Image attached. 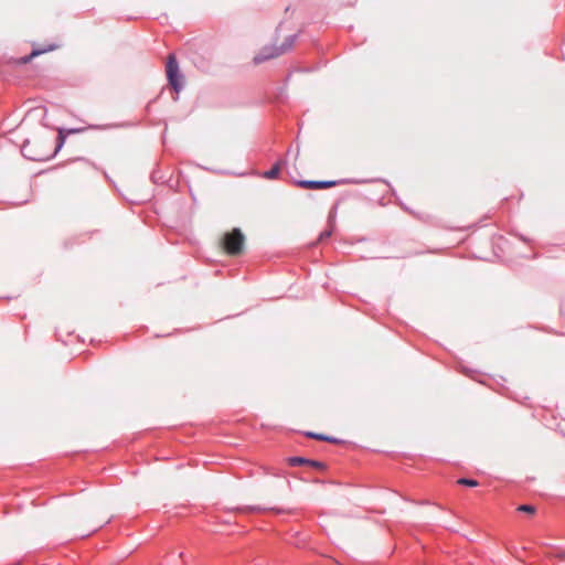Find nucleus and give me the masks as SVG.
<instances>
[{"label":"nucleus","mask_w":565,"mask_h":565,"mask_svg":"<svg viewBox=\"0 0 565 565\" xmlns=\"http://www.w3.org/2000/svg\"><path fill=\"white\" fill-rule=\"evenodd\" d=\"M84 129H58L55 149L51 152V138L44 135H36L33 139H25L21 146V154L31 161H47L56 156L65 143L66 136L76 134Z\"/></svg>","instance_id":"nucleus-1"},{"label":"nucleus","mask_w":565,"mask_h":565,"mask_svg":"<svg viewBox=\"0 0 565 565\" xmlns=\"http://www.w3.org/2000/svg\"><path fill=\"white\" fill-rule=\"evenodd\" d=\"M298 36H299L298 33L288 35L285 39V41L281 43L280 46H276V45L263 46L259 50V52L253 57L254 64H256V65L262 64L268 60L278 57V56L291 51Z\"/></svg>","instance_id":"nucleus-2"},{"label":"nucleus","mask_w":565,"mask_h":565,"mask_svg":"<svg viewBox=\"0 0 565 565\" xmlns=\"http://www.w3.org/2000/svg\"><path fill=\"white\" fill-rule=\"evenodd\" d=\"M166 73L169 85L178 95L183 88V75L180 73L179 63L174 54L168 55Z\"/></svg>","instance_id":"nucleus-3"},{"label":"nucleus","mask_w":565,"mask_h":565,"mask_svg":"<svg viewBox=\"0 0 565 565\" xmlns=\"http://www.w3.org/2000/svg\"><path fill=\"white\" fill-rule=\"evenodd\" d=\"M244 234L239 228H233L223 237V247L230 255H238L244 247Z\"/></svg>","instance_id":"nucleus-4"},{"label":"nucleus","mask_w":565,"mask_h":565,"mask_svg":"<svg viewBox=\"0 0 565 565\" xmlns=\"http://www.w3.org/2000/svg\"><path fill=\"white\" fill-rule=\"evenodd\" d=\"M364 181H350V180H323V181H316V180H300L297 182L298 186L302 189H313V190H320V189H329L332 186H335L338 184H345V183H363Z\"/></svg>","instance_id":"nucleus-5"},{"label":"nucleus","mask_w":565,"mask_h":565,"mask_svg":"<svg viewBox=\"0 0 565 565\" xmlns=\"http://www.w3.org/2000/svg\"><path fill=\"white\" fill-rule=\"evenodd\" d=\"M285 164V161L282 160H278L273 167L271 169L265 171L263 173V177L265 179H269V180H273V179H277L279 173H280V170H281V166Z\"/></svg>","instance_id":"nucleus-6"},{"label":"nucleus","mask_w":565,"mask_h":565,"mask_svg":"<svg viewBox=\"0 0 565 565\" xmlns=\"http://www.w3.org/2000/svg\"><path fill=\"white\" fill-rule=\"evenodd\" d=\"M308 462H309L308 458L300 457V456H295V457L288 458V463L291 467H298V466H303V465L308 466Z\"/></svg>","instance_id":"nucleus-7"},{"label":"nucleus","mask_w":565,"mask_h":565,"mask_svg":"<svg viewBox=\"0 0 565 565\" xmlns=\"http://www.w3.org/2000/svg\"><path fill=\"white\" fill-rule=\"evenodd\" d=\"M457 483L460 486L471 487V488L477 487L479 484V482L476 479H471V478H459L457 480Z\"/></svg>","instance_id":"nucleus-8"},{"label":"nucleus","mask_w":565,"mask_h":565,"mask_svg":"<svg viewBox=\"0 0 565 565\" xmlns=\"http://www.w3.org/2000/svg\"><path fill=\"white\" fill-rule=\"evenodd\" d=\"M518 511L520 512H524V513H529V514H534L535 511H536V508L532 504H521L516 509Z\"/></svg>","instance_id":"nucleus-9"},{"label":"nucleus","mask_w":565,"mask_h":565,"mask_svg":"<svg viewBox=\"0 0 565 565\" xmlns=\"http://www.w3.org/2000/svg\"><path fill=\"white\" fill-rule=\"evenodd\" d=\"M308 466L315 468V469H318V470H326L327 469V465L322 461H319V460H315V459H309V462H308Z\"/></svg>","instance_id":"nucleus-10"},{"label":"nucleus","mask_w":565,"mask_h":565,"mask_svg":"<svg viewBox=\"0 0 565 565\" xmlns=\"http://www.w3.org/2000/svg\"><path fill=\"white\" fill-rule=\"evenodd\" d=\"M305 436L308 437V438H312V439L324 441V436L326 435L324 434H319V433H313V431H306Z\"/></svg>","instance_id":"nucleus-11"},{"label":"nucleus","mask_w":565,"mask_h":565,"mask_svg":"<svg viewBox=\"0 0 565 565\" xmlns=\"http://www.w3.org/2000/svg\"><path fill=\"white\" fill-rule=\"evenodd\" d=\"M45 51H46V50H43V51H40V50H33V51H32V53H31L30 55H28V56L23 57V58H22V61H23V63H28V62H30V61H31V58H32L33 56H36V55H39V54H41V53H43V52H45Z\"/></svg>","instance_id":"nucleus-12"},{"label":"nucleus","mask_w":565,"mask_h":565,"mask_svg":"<svg viewBox=\"0 0 565 565\" xmlns=\"http://www.w3.org/2000/svg\"><path fill=\"white\" fill-rule=\"evenodd\" d=\"M331 234V230H324L323 232L320 233L318 241L323 242L324 239L329 238Z\"/></svg>","instance_id":"nucleus-13"},{"label":"nucleus","mask_w":565,"mask_h":565,"mask_svg":"<svg viewBox=\"0 0 565 565\" xmlns=\"http://www.w3.org/2000/svg\"><path fill=\"white\" fill-rule=\"evenodd\" d=\"M324 441L331 443V444H341L342 443L341 439L335 438L333 436H328V435L324 436Z\"/></svg>","instance_id":"nucleus-14"},{"label":"nucleus","mask_w":565,"mask_h":565,"mask_svg":"<svg viewBox=\"0 0 565 565\" xmlns=\"http://www.w3.org/2000/svg\"><path fill=\"white\" fill-rule=\"evenodd\" d=\"M88 128H89V129H99V128H102V127H100V126H94V125H90Z\"/></svg>","instance_id":"nucleus-15"},{"label":"nucleus","mask_w":565,"mask_h":565,"mask_svg":"<svg viewBox=\"0 0 565 565\" xmlns=\"http://www.w3.org/2000/svg\"><path fill=\"white\" fill-rule=\"evenodd\" d=\"M13 565H20V564H19V563H15V564H13Z\"/></svg>","instance_id":"nucleus-16"}]
</instances>
